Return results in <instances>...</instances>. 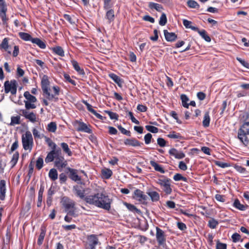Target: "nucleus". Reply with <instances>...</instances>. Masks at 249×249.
Returning <instances> with one entry per match:
<instances>
[{
  "mask_svg": "<svg viewBox=\"0 0 249 249\" xmlns=\"http://www.w3.org/2000/svg\"><path fill=\"white\" fill-rule=\"evenodd\" d=\"M148 195L150 197L153 202H156L160 199V195L156 191H150L147 192Z\"/></svg>",
  "mask_w": 249,
  "mask_h": 249,
  "instance_id": "nucleus-27",
  "label": "nucleus"
},
{
  "mask_svg": "<svg viewBox=\"0 0 249 249\" xmlns=\"http://www.w3.org/2000/svg\"><path fill=\"white\" fill-rule=\"evenodd\" d=\"M53 51L57 55L60 56H64V52L62 48L60 46H56L52 48Z\"/></svg>",
  "mask_w": 249,
  "mask_h": 249,
  "instance_id": "nucleus-38",
  "label": "nucleus"
},
{
  "mask_svg": "<svg viewBox=\"0 0 249 249\" xmlns=\"http://www.w3.org/2000/svg\"><path fill=\"white\" fill-rule=\"evenodd\" d=\"M187 4L188 6L191 8L198 9L199 7V5L198 3L196 1L193 0H188Z\"/></svg>",
  "mask_w": 249,
  "mask_h": 249,
  "instance_id": "nucleus-45",
  "label": "nucleus"
},
{
  "mask_svg": "<svg viewBox=\"0 0 249 249\" xmlns=\"http://www.w3.org/2000/svg\"><path fill=\"white\" fill-rule=\"evenodd\" d=\"M231 238L232 241L234 243H236L240 240L241 236L238 233H234L232 235Z\"/></svg>",
  "mask_w": 249,
  "mask_h": 249,
  "instance_id": "nucleus-60",
  "label": "nucleus"
},
{
  "mask_svg": "<svg viewBox=\"0 0 249 249\" xmlns=\"http://www.w3.org/2000/svg\"><path fill=\"white\" fill-rule=\"evenodd\" d=\"M24 102L25 107L26 109H34L36 107V106L34 104V103L29 101H24Z\"/></svg>",
  "mask_w": 249,
  "mask_h": 249,
  "instance_id": "nucleus-53",
  "label": "nucleus"
},
{
  "mask_svg": "<svg viewBox=\"0 0 249 249\" xmlns=\"http://www.w3.org/2000/svg\"><path fill=\"white\" fill-rule=\"evenodd\" d=\"M152 136L150 133H147L144 136V139L145 143L146 144H148L151 142Z\"/></svg>",
  "mask_w": 249,
  "mask_h": 249,
  "instance_id": "nucleus-58",
  "label": "nucleus"
},
{
  "mask_svg": "<svg viewBox=\"0 0 249 249\" xmlns=\"http://www.w3.org/2000/svg\"><path fill=\"white\" fill-rule=\"evenodd\" d=\"M20 116H12L11 117V120L10 123L11 125H15V124H18L20 123Z\"/></svg>",
  "mask_w": 249,
  "mask_h": 249,
  "instance_id": "nucleus-47",
  "label": "nucleus"
},
{
  "mask_svg": "<svg viewBox=\"0 0 249 249\" xmlns=\"http://www.w3.org/2000/svg\"><path fill=\"white\" fill-rule=\"evenodd\" d=\"M73 191L77 196L85 200L86 196H85V191L84 189H82L80 186L76 185L73 186Z\"/></svg>",
  "mask_w": 249,
  "mask_h": 249,
  "instance_id": "nucleus-17",
  "label": "nucleus"
},
{
  "mask_svg": "<svg viewBox=\"0 0 249 249\" xmlns=\"http://www.w3.org/2000/svg\"><path fill=\"white\" fill-rule=\"evenodd\" d=\"M215 163L217 166L221 168H226L229 166V164L228 163L223 162L220 161H216Z\"/></svg>",
  "mask_w": 249,
  "mask_h": 249,
  "instance_id": "nucleus-62",
  "label": "nucleus"
},
{
  "mask_svg": "<svg viewBox=\"0 0 249 249\" xmlns=\"http://www.w3.org/2000/svg\"><path fill=\"white\" fill-rule=\"evenodd\" d=\"M173 179L175 181L183 180L184 181L186 182L187 180V179L186 178L182 176L180 174H178V173L174 175V176L173 177Z\"/></svg>",
  "mask_w": 249,
  "mask_h": 249,
  "instance_id": "nucleus-51",
  "label": "nucleus"
},
{
  "mask_svg": "<svg viewBox=\"0 0 249 249\" xmlns=\"http://www.w3.org/2000/svg\"><path fill=\"white\" fill-rule=\"evenodd\" d=\"M145 128L147 130L153 133H157L159 130L157 127L152 125H146Z\"/></svg>",
  "mask_w": 249,
  "mask_h": 249,
  "instance_id": "nucleus-54",
  "label": "nucleus"
},
{
  "mask_svg": "<svg viewBox=\"0 0 249 249\" xmlns=\"http://www.w3.org/2000/svg\"><path fill=\"white\" fill-rule=\"evenodd\" d=\"M134 194V197L140 201H145L147 198V196L144 194L143 192L139 189H136Z\"/></svg>",
  "mask_w": 249,
  "mask_h": 249,
  "instance_id": "nucleus-12",
  "label": "nucleus"
},
{
  "mask_svg": "<svg viewBox=\"0 0 249 249\" xmlns=\"http://www.w3.org/2000/svg\"><path fill=\"white\" fill-rule=\"evenodd\" d=\"M31 42L36 44L41 49H45L46 47L45 43L38 38H33Z\"/></svg>",
  "mask_w": 249,
  "mask_h": 249,
  "instance_id": "nucleus-26",
  "label": "nucleus"
},
{
  "mask_svg": "<svg viewBox=\"0 0 249 249\" xmlns=\"http://www.w3.org/2000/svg\"><path fill=\"white\" fill-rule=\"evenodd\" d=\"M71 63L73 68L78 73V74L82 75H84L85 74L84 70L81 68L78 63L76 60H71Z\"/></svg>",
  "mask_w": 249,
  "mask_h": 249,
  "instance_id": "nucleus-19",
  "label": "nucleus"
},
{
  "mask_svg": "<svg viewBox=\"0 0 249 249\" xmlns=\"http://www.w3.org/2000/svg\"><path fill=\"white\" fill-rule=\"evenodd\" d=\"M9 40L8 38H4L1 43L0 44V49H3L5 51H7L9 54L11 53V51L9 50Z\"/></svg>",
  "mask_w": 249,
  "mask_h": 249,
  "instance_id": "nucleus-22",
  "label": "nucleus"
},
{
  "mask_svg": "<svg viewBox=\"0 0 249 249\" xmlns=\"http://www.w3.org/2000/svg\"><path fill=\"white\" fill-rule=\"evenodd\" d=\"M169 153L170 155L174 156L176 159H181L185 157V154L180 151H178L176 148H173L169 150Z\"/></svg>",
  "mask_w": 249,
  "mask_h": 249,
  "instance_id": "nucleus-10",
  "label": "nucleus"
},
{
  "mask_svg": "<svg viewBox=\"0 0 249 249\" xmlns=\"http://www.w3.org/2000/svg\"><path fill=\"white\" fill-rule=\"evenodd\" d=\"M236 59L245 68L249 69V63L241 58L237 57Z\"/></svg>",
  "mask_w": 249,
  "mask_h": 249,
  "instance_id": "nucleus-61",
  "label": "nucleus"
},
{
  "mask_svg": "<svg viewBox=\"0 0 249 249\" xmlns=\"http://www.w3.org/2000/svg\"><path fill=\"white\" fill-rule=\"evenodd\" d=\"M167 137L171 139H182V137L179 133H177L175 131H173L167 135Z\"/></svg>",
  "mask_w": 249,
  "mask_h": 249,
  "instance_id": "nucleus-46",
  "label": "nucleus"
},
{
  "mask_svg": "<svg viewBox=\"0 0 249 249\" xmlns=\"http://www.w3.org/2000/svg\"><path fill=\"white\" fill-rule=\"evenodd\" d=\"M247 135V134L244 133H240V131H238V138L240 141L246 146L249 144V142Z\"/></svg>",
  "mask_w": 249,
  "mask_h": 249,
  "instance_id": "nucleus-24",
  "label": "nucleus"
},
{
  "mask_svg": "<svg viewBox=\"0 0 249 249\" xmlns=\"http://www.w3.org/2000/svg\"><path fill=\"white\" fill-rule=\"evenodd\" d=\"M49 147L52 148V150H54L56 153H61V150L60 148L57 147L56 144L53 142L50 138H47L46 140Z\"/></svg>",
  "mask_w": 249,
  "mask_h": 249,
  "instance_id": "nucleus-20",
  "label": "nucleus"
},
{
  "mask_svg": "<svg viewBox=\"0 0 249 249\" xmlns=\"http://www.w3.org/2000/svg\"><path fill=\"white\" fill-rule=\"evenodd\" d=\"M216 249H227V245L218 241L216 243Z\"/></svg>",
  "mask_w": 249,
  "mask_h": 249,
  "instance_id": "nucleus-64",
  "label": "nucleus"
},
{
  "mask_svg": "<svg viewBox=\"0 0 249 249\" xmlns=\"http://www.w3.org/2000/svg\"><path fill=\"white\" fill-rule=\"evenodd\" d=\"M41 88L43 91V95L49 101L54 100L56 102L58 100L57 96L59 94L60 88L58 86H53V93L51 94V89L49 87L50 82L48 77L46 75H44L42 77L41 82Z\"/></svg>",
  "mask_w": 249,
  "mask_h": 249,
  "instance_id": "nucleus-2",
  "label": "nucleus"
},
{
  "mask_svg": "<svg viewBox=\"0 0 249 249\" xmlns=\"http://www.w3.org/2000/svg\"><path fill=\"white\" fill-rule=\"evenodd\" d=\"M6 11L7 8L3 7L2 9H0V17L4 25L7 24V21L8 20V18H7L6 15Z\"/></svg>",
  "mask_w": 249,
  "mask_h": 249,
  "instance_id": "nucleus-28",
  "label": "nucleus"
},
{
  "mask_svg": "<svg viewBox=\"0 0 249 249\" xmlns=\"http://www.w3.org/2000/svg\"><path fill=\"white\" fill-rule=\"evenodd\" d=\"M26 119L29 120L32 123H35L37 121L36 117V114L34 112H30L27 117L26 116Z\"/></svg>",
  "mask_w": 249,
  "mask_h": 249,
  "instance_id": "nucleus-49",
  "label": "nucleus"
},
{
  "mask_svg": "<svg viewBox=\"0 0 249 249\" xmlns=\"http://www.w3.org/2000/svg\"><path fill=\"white\" fill-rule=\"evenodd\" d=\"M124 143L126 145L132 146L134 147L141 146L142 143L140 142L139 141L135 139H127L124 140Z\"/></svg>",
  "mask_w": 249,
  "mask_h": 249,
  "instance_id": "nucleus-15",
  "label": "nucleus"
},
{
  "mask_svg": "<svg viewBox=\"0 0 249 249\" xmlns=\"http://www.w3.org/2000/svg\"><path fill=\"white\" fill-rule=\"evenodd\" d=\"M45 230L43 228H41V232L37 240V244L38 245H41L42 244L45 235Z\"/></svg>",
  "mask_w": 249,
  "mask_h": 249,
  "instance_id": "nucleus-43",
  "label": "nucleus"
},
{
  "mask_svg": "<svg viewBox=\"0 0 249 249\" xmlns=\"http://www.w3.org/2000/svg\"><path fill=\"white\" fill-rule=\"evenodd\" d=\"M109 76L110 78L112 79L113 81L116 83L119 86H121L123 81L118 75L114 73H110L109 74Z\"/></svg>",
  "mask_w": 249,
  "mask_h": 249,
  "instance_id": "nucleus-29",
  "label": "nucleus"
},
{
  "mask_svg": "<svg viewBox=\"0 0 249 249\" xmlns=\"http://www.w3.org/2000/svg\"><path fill=\"white\" fill-rule=\"evenodd\" d=\"M85 201L90 205L98 208L109 210L111 208V200L104 192H98L86 196Z\"/></svg>",
  "mask_w": 249,
  "mask_h": 249,
  "instance_id": "nucleus-1",
  "label": "nucleus"
},
{
  "mask_svg": "<svg viewBox=\"0 0 249 249\" xmlns=\"http://www.w3.org/2000/svg\"><path fill=\"white\" fill-rule=\"evenodd\" d=\"M88 243L87 248L88 249H95V246L98 244L99 241L97 236L95 235H90L88 237Z\"/></svg>",
  "mask_w": 249,
  "mask_h": 249,
  "instance_id": "nucleus-9",
  "label": "nucleus"
},
{
  "mask_svg": "<svg viewBox=\"0 0 249 249\" xmlns=\"http://www.w3.org/2000/svg\"><path fill=\"white\" fill-rule=\"evenodd\" d=\"M218 224V222L214 218H212L208 222V226L211 229H215Z\"/></svg>",
  "mask_w": 249,
  "mask_h": 249,
  "instance_id": "nucleus-50",
  "label": "nucleus"
},
{
  "mask_svg": "<svg viewBox=\"0 0 249 249\" xmlns=\"http://www.w3.org/2000/svg\"><path fill=\"white\" fill-rule=\"evenodd\" d=\"M6 182L4 180L0 181V199L3 200L5 197Z\"/></svg>",
  "mask_w": 249,
  "mask_h": 249,
  "instance_id": "nucleus-18",
  "label": "nucleus"
},
{
  "mask_svg": "<svg viewBox=\"0 0 249 249\" xmlns=\"http://www.w3.org/2000/svg\"><path fill=\"white\" fill-rule=\"evenodd\" d=\"M19 158V153L18 152H15L12 157V158L10 162L11 164V168H13L17 164Z\"/></svg>",
  "mask_w": 249,
  "mask_h": 249,
  "instance_id": "nucleus-35",
  "label": "nucleus"
},
{
  "mask_svg": "<svg viewBox=\"0 0 249 249\" xmlns=\"http://www.w3.org/2000/svg\"><path fill=\"white\" fill-rule=\"evenodd\" d=\"M62 228L66 231H70L76 229V226L74 224L70 225H62Z\"/></svg>",
  "mask_w": 249,
  "mask_h": 249,
  "instance_id": "nucleus-63",
  "label": "nucleus"
},
{
  "mask_svg": "<svg viewBox=\"0 0 249 249\" xmlns=\"http://www.w3.org/2000/svg\"><path fill=\"white\" fill-rule=\"evenodd\" d=\"M118 128L123 134L125 135L128 136H131L130 131L126 130L125 128H124L123 127H122L121 125H118Z\"/></svg>",
  "mask_w": 249,
  "mask_h": 249,
  "instance_id": "nucleus-56",
  "label": "nucleus"
},
{
  "mask_svg": "<svg viewBox=\"0 0 249 249\" xmlns=\"http://www.w3.org/2000/svg\"><path fill=\"white\" fill-rule=\"evenodd\" d=\"M19 37L23 40L25 41H31L33 39V38L30 36L29 34L24 33V32H19Z\"/></svg>",
  "mask_w": 249,
  "mask_h": 249,
  "instance_id": "nucleus-39",
  "label": "nucleus"
},
{
  "mask_svg": "<svg viewBox=\"0 0 249 249\" xmlns=\"http://www.w3.org/2000/svg\"><path fill=\"white\" fill-rule=\"evenodd\" d=\"M24 96L27 99L26 101H29L32 103H35L37 100L35 96L31 95L28 91L24 93Z\"/></svg>",
  "mask_w": 249,
  "mask_h": 249,
  "instance_id": "nucleus-31",
  "label": "nucleus"
},
{
  "mask_svg": "<svg viewBox=\"0 0 249 249\" xmlns=\"http://www.w3.org/2000/svg\"><path fill=\"white\" fill-rule=\"evenodd\" d=\"M150 165L154 167V169L156 171H158L161 173H164L165 172L164 170L163 169L162 167H161L159 164H158L157 162H156L154 160H151L150 161Z\"/></svg>",
  "mask_w": 249,
  "mask_h": 249,
  "instance_id": "nucleus-30",
  "label": "nucleus"
},
{
  "mask_svg": "<svg viewBox=\"0 0 249 249\" xmlns=\"http://www.w3.org/2000/svg\"><path fill=\"white\" fill-rule=\"evenodd\" d=\"M76 123L78 124V127L77 128L78 131L85 132L89 134L92 133V130L85 123L80 121H77Z\"/></svg>",
  "mask_w": 249,
  "mask_h": 249,
  "instance_id": "nucleus-11",
  "label": "nucleus"
},
{
  "mask_svg": "<svg viewBox=\"0 0 249 249\" xmlns=\"http://www.w3.org/2000/svg\"><path fill=\"white\" fill-rule=\"evenodd\" d=\"M57 128V125L55 122H52L47 125V130L49 132H55Z\"/></svg>",
  "mask_w": 249,
  "mask_h": 249,
  "instance_id": "nucleus-40",
  "label": "nucleus"
},
{
  "mask_svg": "<svg viewBox=\"0 0 249 249\" xmlns=\"http://www.w3.org/2000/svg\"><path fill=\"white\" fill-rule=\"evenodd\" d=\"M233 206L240 211H245L246 209V206L241 204L239 200L237 199L234 200Z\"/></svg>",
  "mask_w": 249,
  "mask_h": 249,
  "instance_id": "nucleus-37",
  "label": "nucleus"
},
{
  "mask_svg": "<svg viewBox=\"0 0 249 249\" xmlns=\"http://www.w3.org/2000/svg\"><path fill=\"white\" fill-rule=\"evenodd\" d=\"M83 103L86 106L87 108L89 111L94 114L98 119L103 120V117L100 114L97 113L94 109L92 108V107L86 101H83Z\"/></svg>",
  "mask_w": 249,
  "mask_h": 249,
  "instance_id": "nucleus-16",
  "label": "nucleus"
},
{
  "mask_svg": "<svg viewBox=\"0 0 249 249\" xmlns=\"http://www.w3.org/2000/svg\"><path fill=\"white\" fill-rule=\"evenodd\" d=\"M200 36L207 42H210L211 39L210 37L207 34V32L205 30H200L198 33Z\"/></svg>",
  "mask_w": 249,
  "mask_h": 249,
  "instance_id": "nucleus-41",
  "label": "nucleus"
},
{
  "mask_svg": "<svg viewBox=\"0 0 249 249\" xmlns=\"http://www.w3.org/2000/svg\"><path fill=\"white\" fill-rule=\"evenodd\" d=\"M21 141L23 149L31 151L34 145V141L30 131H27L22 135Z\"/></svg>",
  "mask_w": 249,
  "mask_h": 249,
  "instance_id": "nucleus-4",
  "label": "nucleus"
},
{
  "mask_svg": "<svg viewBox=\"0 0 249 249\" xmlns=\"http://www.w3.org/2000/svg\"><path fill=\"white\" fill-rule=\"evenodd\" d=\"M165 39L169 42H173L176 40L177 38V35L173 32H169L167 30H164L163 31Z\"/></svg>",
  "mask_w": 249,
  "mask_h": 249,
  "instance_id": "nucleus-14",
  "label": "nucleus"
},
{
  "mask_svg": "<svg viewBox=\"0 0 249 249\" xmlns=\"http://www.w3.org/2000/svg\"><path fill=\"white\" fill-rule=\"evenodd\" d=\"M240 133L249 134V122L245 123L239 129Z\"/></svg>",
  "mask_w": 249,
  "mask_h": 249,
  "instance_id": "nucleus-36",
  "label": "nucleus"
},
{
  "mask_svg": "<svg viewBox=\"0 0 249 249\" xmlns=\"http://www.w3.org/2000/svg\"><path fill=\"white\" fill-rule=\"evenodd\" d=\"M157 143L160 147H162L166 145V142L163 138H159L157 139Z\"/></svg>",
  "mask_w": 249,
  "mask_h": 249,
  "instance_id": "nucleus-59",
  "label": "nucleus"
},
{
  "mask_svg": "<svg viewBox=\"0 0 249 249\" xmlns=\"http://www.w3.org/2000/svg\"><path fill=\"white\" fill-rule=\"evenodd\" d=\"M61 203L68 214L74 217L77 216L75 213V203L74 201L67 196H64L61 199Z\"/></svg>",
  "mask_w": 249,
  "mask_h": 249,
  "instance_id": "nucleus-3",
  "label": "nucleus"
},
{
  "mask_svg": "<svg viewBox=\"0 0 249 249\" xmlns=\"http://www.w3.org/2000/svg\"><path fill=\"white\" fill-rule=\"evenodd\" d=\"M59 154H61V153H56V152L54 150H51L46 157L45 159V162L46 163H49L53 161L54 160V159H55L57 155H58Z\"/></svg>",
  "mask_w": 249,
  "mask_h": 249,
  "instance_id": "nucleus-21",
  "label": "nucleus"
},
{
  "mask_svg": "<svg viewBox=\"0 0 249 249\" xmlns=\"http://www.w3.org/2000/svg\"><path fill=\"white\" fill-rule=\"evenodd\" d=\"M156 237L158 245L160 246H164L166 242V235L164 231L158 227H156Z\"/></svg>",
  "mask_w": 249,
  "mask_h": 249,
  "instance_id": "nucleus-7",
  "label": "nucleus"
},
{
  "mask_svg": "<svg viewBox=\"0 0 249 249\" xmlns=\"http://www.w3.org/2000/svg\"><path fill=\"white\" fill-rule=\"evenodd\" d=\"M67 170L70 172L69 177L71 179L74 181H80L81 180V178L77 175L76 170L70 167H68Z\"/></svg>",
  "mask_w": 249,
  "mask_h": 249,
  "instance_id": "nucleus-13",
  "label": "nucleus"
},
{
  "mask_svg": "<svg viewBox=\"0 0 249 249\" xmlns=\"http://www.w3.org/2000/svg\"><path fill=\"white\" fill-rule=\"evenodd\" d=\"M171 180L167 178L159 179L157 183L159 184L166 195L171 194L172 189L171 187Z\"/></svg>",
  "mask_w": 249,
  "mask_h": 249,
  "instance_id": "nucleus-5",
  "label": "nucleus"
},
{
  "mask_svg": "<svg viewBox=\"0 0 249 249\" xmlns=\"http://www.w3.org/2000/svg\"><path fill=\"white\" fill-rule=\"evenodd\" d=\"M180 99L182 101V106L185 108H188L189 104L187 102L189 101V98L185 94H181L180 96Z\"/></svg>",
  "mask_w": 249,
  "mask_h": 249,
  "instance_id": "nucleus-44",
  "label": "nucleus"
},
{
  "mask_svg": "<svg viewBox=\"0 0 249 249\" xmlns=\"http://www.w3.org/2000/svg\"><path fill=\"white\" fill-rule=\"evenodd\" d=\"M49 178L53 181L55 180L58 178V173L55 169H51L49 172Z\"/></svg>",
  "mask_w": 249,
  "mask_h": 249,
  "instance_id": "nucleus-33",
  "label": "nucleus"
},
{
  "mask_svg": "<svg viewBox=\"0 0 249 249\" xmlns=\"http://www.w3.org/2000/svg\"><path fill=\"white\" fill-rule=\"evenodd\" d=\"M234 168L237 172H238L240 173H242V174H246V173L247 172L246 169L245 168H244L242 166H240V165H235L234 166Z\"/></svg>",
  "mask_w": 249,
  "mask_h": 249,
  "instance_id": "nucleus-57",
  "label": "nucleus"
},
{
  "mask_svg": "<svg viewBox=\"0 0 249 249\" xmlns=\"http://www.w3.org/2000/svg\"><path fill=\"white\" fill-rule=\"evenodd\" d=\"M105 18L108 20V22L110 23L114 19V11L113 9H107Z\"/></svg>",
  "mask_w": 249,
  "mask_h": 249,
  "instance_id": "nucleus-23",
  "label": "nucleus"
},
{
  "mask_svg": "<svg viewBox=\"0 0 249 249\" xmlns=\"http://www.w3.org/2000/svg\"><path fill=\"white\" fill-rule=\"evenodd\" d=\"M61 154L57 155L55 157L54 161L55 166L58 169H62L65 167L67 165V161L66 160L63 156Z\"/></svg>",
  "mask_w": 249,
  "mask_h": 249,
  "instance_id": "nucleus-8",
  "label": "nucleus"
},
{
  "mask_svg": "<svg viewBox=\"0 0 249 249\" xmlns=\"http://www.w3.org/2000/svg\"><path fill=\"white\" fill-rule=\"evenodd\" d=\"M148 7L151 9H155L156 11L159 12H161L163 9V8L161 4L153 2H149L148 3Z\"/></svg>",
  "mask_w": 249,
  "mask_h": 249,
  "instance_id": "nucleus-25",
  "label": "nucleus"
},
{
  "mask_svg": "<svg viewBox=\"0 0 249 249\" xmlns=\"http://www.w3.org/2000/svg\"><path fill=\"white\" fill-rule=\"evenodd\" d=\"M43 160L42 158L39 157L36 162V167L38 169H41L43 167Z\"/></svg>",
  "mask_w": 249,
  "mask_h": 249,
  "instance_id": "nucleus-55",
  "label": "nucleus"
},
{
  "mask_svg": "<svg viewBox=\"0 0 249 249\" xmlns=\"http://www.w3.org/2000/svg\"><path fill=\"white\" fill-rule=\"evenodd\" d=\"M4 91L6 93L9 92L12 94L14 95L16 94L17 89V82L15 80H11L10 82L6 81L4 82Z\"/></svg>",
  "mask_w": 249,
  "mask_h": 249,
  "instance_id": "nucleus-6",
  "label": "nucleus"
},
{
  "mask_svg": "<svg viewBox=\"0 0 249 249\" xmlns=\"http://www.w3.org/2000/svg\"><path fill=\"white\" fill-rule=\"evenodd\" d=\"M61 146L63 150V151L67 153L68 156H71L72 155V152H71V150L70 149L69 146L67 143L65 142H62L61 143Z\"/></svg>",
  "mask_w": 249,
  "mask_h": 249,
  "instance_id": "nucleus-42",
  "label": "nucleus"
},
{
  "mask_svg": "<svg viewBox=\"0 0 249 249\" xmlns=\"http://www.w3.org/2000/svg\"><path fill=\"white\" fill-rule=\"evenodd\" d=\"M102 174L105 178L108 179L112 175V172L109 169L105 168L102 170Z\"/></svg>",
  "mask_w": 249,
  "mask_h": 249,
  "instance_id": "nucleus-34",
  "label": "nucleus"
},
{
  "mask_svg": "<svg viewBox=\"0 0 249 249\" xmlns=\"http://www.w3.org/2000/svg\"><path fill=\"white\" fill-rule=\"evenodd\" d=\"M210 117L209 115V112H206L204 116L203 120L202 122V124L204 127H207L210 125Z\"/></svg>",
  "mask_w": 249,
  "mask_h": 249,
  "instance_id": "nucleus-32",
  "label": "nucleus"
},
{
  "mask_svg": "<svg viewBox=\"0 0 249 249\" xmlns=\"http://www.w3.org/2000/svg\"><path fill=\"white\" fill-rule=\"evenodd\" d=\"M167 22L166 15L165 13H162L159 20V24L161 26L165 25Z\"/></svg>",
  "mask_w": 249,
  "mask_h": 249,
  "instance_id": "nucleus-48",
  "label": "nucleus"
},
{
  "mask_svg": "<svg viewBox=\"0 0 249 249\" xmlns=\"http://www.w3.org/2000/svg\"><path fill=\"white\" fill-rule=\"evenodd\" d=\"M105 112L108 115L111 120H117L118 119L119 116L116 113L109 110H105Z\"/></svg>",
  "mask_w": 249,
  "mask_h": 249,
  "instance_id": "nucleus-52",
  "label": "nucleus"
}]
</instances>
